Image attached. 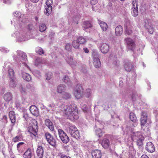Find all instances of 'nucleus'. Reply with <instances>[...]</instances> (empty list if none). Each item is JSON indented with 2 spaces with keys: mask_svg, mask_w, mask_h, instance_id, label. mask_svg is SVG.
Masks as SVG:
<instances>
[{
  "mask_svg": "<svg viewBox=\"0 0 158 158\" xmlns=\"http://www.w3.org/2000/svg\"><path fill=\"white\" fill-rule=\"evenodd\" d=\"M61 110L67 117L71 120H77L78 118L77 110L76 105L73 104L62 105Z\"/></svg>",
  "mask_w": 158,
  "mask_h": 158,
  "instance_id": "f257e3e1",
  "label": "nucleus"
},
{
  "mask_svg": "<svg viewBox=\"0 0 158 158\" xmlns=\"http://www.w3.org/2000/svg\"><path fill=\"white\" fill-rule=\"evenodd\" d=\"M13 57L16 60H19L21 61L25 68L30 70V67L27 64L28 61L27 60V56L24 52L21 51H18L17 52L16 56H14Z\"/></svg>",
  "mask_w": 158,
  "mask_h": 158,
  "instance_id": "f03ea898",
  "label": "nucleus"
},
{
  "mask_svg": "<svg viewBox=\"0 0 158 158\" xmlns=\"http://www.w3.org/2000/svg\"><path fill=\"white\" fill-rule=\"evenodd\" d=\"M66 130L71 136L78 139L80 137V134L77 127L74 125H70L67 128Z\"/></svg>",
  "mask_w": 158,
  "mask_h": 158,
  "instance_id": "7ed1b4c3",
  "label": "nucleus"
},
{
  "mask_svg": "<svg viewBox=\"0 0 158 158\" xmlns=\"http://www.w3.org/2000/svg\"><path fill=\"white\" fill-rule=\"evenodd\" d=\"M131 139L133 140H136L138 145L141 146L142 145L144 137L140 132H134L131 135Z\"/></svg>",
  "mask_w": 158,
  "mask_h": 158,
  "instance_id": "20e7f679",
  "label": "nucleus"
},
{
  "mask_svg": "<svg viewBox=\"0 0 158 158\" xmlns=\"http://www.w3.org/2000/svg\"><path fill=\"white\" fill-rule=\"evenodd\" d=\"M74 95L77 99L82 98L83 94V89L80 85H77L74 90Z\"/></svg>",
  "mask_w": 158,
  "mask_h": 158,
  "instance_id": "39448f33",
  "label": "nucleus"
},
{
  "mask_svg": "<svg viewBox=\"0 0 158 158\" xmlns=\"http://www.w3.org/2000/svg\"><path fill=\"white\" fill-rule=\"evenodd\" d=\"M33 121L35 122V123L33 124H31V126L28 127V132L30 134L31 136H32V135L35 136L37 135L38 126L36 121L35 120H33Z\"/></svg>",
  "mask_w": 158,
  "mask_h": 158,
  "instance_id": "423d86ee",
  "label": "nucleus"
},
{
  "mask_svg": "<svg viewBox=\"0 0 158 158\" xmlns=\"http://www.w3.org/2000/svg\"><path fill=\"white\" fill-rule=\"evenodd\" d=\"M58 131L59 137L61 141L64 143H67L69 141V138L66 133L61 129H58Z\"/></svg>",
  "mask_w": 158,
  "mask_h": 158,
  "instance_id": "0eeeda50",
  "label": "nucleus"
},
{
  "mask_svg": "<svg viewBox=\"0 0 158 158\" xmlns=\"http://www.w3.org/2000/svg\"><path fill=\"white\" fill-rule=\"evenodd\" d=\"M52 0H47L46 2V5L45 6V10L44 13L47 16H48L52 11Z\"/></svg>",
  "mask_w": 158,
  "mask_h": 158,
  "instance_id": "6e6552de",
  "label": "nucleus"
},
{
  "mask_svg": "<svg viewBox=\"0 0 158 158\" xmlns=\"http://www.w3.org/2000/svg\"><path fill=\"white\" fill-rule=\"evenodd\" d=\"M93 64L94 66L96 68H98L101 65V62L98 58V54L96 52H94L93 53Z\"/></svg>",
  "mask_w": 158,
  "mask_h": 158,
  "instance_id": "1a4fd4ad",
  "label": "nucleus"
},
{
  "mask_svg": "<svg viewBox=\"0 0 158 158\" xmlns=\"http://www.w3.org/2000/svg\"><path fill=\"white\" fill-rule=\"evenodd\" d=\"M125 40L127 44L128 49L129 50L133 51L135 47L134 41L129 38H125Z\"/></svg>",
  "mask_w": 158,
  "mask_h": 158,
  "instance_id": "9d476101",
  "label": "nucleus"
},
{
  "mask_svg": "<svg viewBox=\"0 0 158 158\" xmlns=\"http://www.w3.org/2000/svg\"><path fill=\"white\" fill-rule=\"evenodd\" d=\"M131 13L132 15L134 17H136L138 15V4L136 0H134L132 2V7L131 8Z\"/></svg>",
  "mask_w": 158,
  "mask_h": 158,
  "instance_id": "9b49d317",
  "label": "nucleus"
},
{
  "mask_svg": "<svg viewBox=\"0 0 158 158\" xmlns=\"http://www.w3.org/2000/svg\"><path fill=\"white\" fill-rule=\"evenodd\" d=\"M45 137L48 142L51 145L54 146L56 143V141L53 136L47 133L45 134Z\"/></svg>",
  "mask_w": 158,
  "mask_h": 158,
  "instance_id": "f8f14e48",
  "label": "nucleus"
},
{
  "mask_svg": "<svg viewBox=\"0 0 158 158\" xmlns=\"http://www.w3.org/2000/svg\"><path fill=\"white\" fill-rule=\"evenodd\" d=\"M125 28V33L127 35H130L132 33L131 30L132 26H131V23L129 22H127L124 25Z\"/></svg>",
  "mask_w": 158,
  "mask_h": 158,
  "instance_id": "ddd939ff",
  "label": "nucleus"
},
{
  "mask_svg": "<svg viewBox=\"0 0 158 158\" xmlns=\"http://www.w3.org/2000/svg\"><path fill=\"white\" fill-rule=\"evenodd\" d=\"M100 50L101 52L103 54L107 53L109 50V45L105 43H102L99 47Z\"/></svg>",
  "mask_w": 158,
  "mask_h": 158,
  "instance_id": "4468645a",
  "label": "nucleus"
},
{
  "mask_svg": "<svg viewBox=\"0 0 158 158\" xmlns=\"http://www.w3.org/2000/svg\"><path fill=\"white\" fill-rule=\"evenodd\" d=\"M147 113L144 112H142L140 120L141 125L142 127L144 126H147Z\"/></svg>",
  "mask_w": 158,
  "mask_h": 158,
  "instance_id": "2eb2a0df",
  "label": "nucleus"
},
{
  "mask_svg": "<svg viewBox=\"0 0 158 158\" xmlns=\"http://www.w3.org/2000/svg\"><path fill=\"white\" fill-rule=\"evenodd\" d=\"M145 149L148 152L150 153H152L155 151V147L153 144L151 142H149L147 143Z\"/></svg>",
  "mask_w": 158,
  "mask_h": 158,
  "instance_id": "dca6fc26",
  "label": "nucleus"
},
{
  "mask_svg": "<svg viewBox=\"0 0 158 158\" xmlns=\"http://www.w3.org/2000/svg\"><path fill=\"white\" fill-rule=\"evenodd\" d=\"M34 36H33L31 35V36L29 37L27 36L26 37L23 34H19L17 37V40L19 42H22L26 40H28L29 39L34 38Z\"/></svg>",
  "mask_w": 158,
  "mask_h": 158,
  "instance_id": "f3484780",
  "label": "nucleus"
},
{
  "mask_svg": "<svg viewBox=\"0 0 158 158\" xmlns=\"http://www.w3.org/2000/svg\"><path fill=\"white\" fill-rule=\"evenodd\" d=\"M30 110L31 113L33 115L37 116L39 115L38 109L35 106H31L30 107Z\"/></svg>",
  "mask_w": 158,
  "mask_h": 158,
  "instance_id": "a211bd4d",
  "label": "nucleus"
},
{
  "mask_svg": "<svg viewBox=\"0 0 158 158\" xmlns=\"http://www.w3.org/2000/svg\"><path fill=\"white\" fill-rule=\"evenodd\" d=\"M66 60L72 67H73L77 64V62L74 60L72 56H69L66 58Z\"/></svg>",
  "mask_w": 158,
  "mask_h": 158,
  "instance_id": "6ab92c4d",
  "label": "nucleus"
},
{
  "mask_svg": "<svg viewBox=\"0 0 158 158\" xmlns=\"http://www.w3.org/2000/svg\"><path fill=\"white\" fill-rule=\"evenodd\" d=\"M37 155L38 158H43L44 154L43 148L41 146H38L36 151Z\"/></svg>",
  "mask_w": 158,
  "mask_h": 158,
  "instance_id": "aec40b11",
  "label": "nucleus"
},
{
  "mask_svg": "<svg viewBox=\"0 0 158 158\" xmlns=\"http://www.w3.org/2000/svg\"><path fill=\"white\" fill-rule=\"evenodd\" d=\"M124 67L125 70L127 72H130L133 68V66L132 63L129 61H126L125 62Z\"/></svg>",
  "mask_w": 158,
  "mask_h": 158,
  "instance_id": "412c9836",
  "label": "nucleus"
},
{
  "mask_svg": "<svg viewBox=\"0 0 158 158\" xmlns=\"http://www.w3.org/2000/svg\"><path fill=\"white\" fill-rule=\"evenodd\" d=\"M92 155L93 158H101L102 154L100 150H95L93 151Z\"/></svg>",
  "mask_w": 158,
  "mask_h": 158,
  "instance_id": "4be33fe9",
  "label": "nucleus"
},
{
  "mask_svg": "<svg viewBox=\"0 0 158 158\" xmlns=\"http://www.w3.org/2000/svg\"><path fill=\"white\" fill-rule=\"evenodd\" d=\"M123 32V28L121 25L118 26L115 29V33L116 36L121 35Z\"/></svg>",
  "mask_w": 158,
  "mask_h": 158,
  "instance_id": "5701e85b",
  "label": "nucleus"
},
{
  "mask_svg": "<svg viewBox=\"0 0 158 158\" xmlns=\"http://www.w3.org/2000/svg\"><path fill=\"white\" fill-rule=\"evenodd\" d=\"M101 145L102 147L105 148H108L110 146V143L108 139H104L102 140L101 143Z\"/></svg>",
  "mask_w": 158,
  "mask_h": 158,
  "instance_id": "b1692460",
  "label": "nucleus"
},
{
  "mask_svg": "<svg viewBox=\"0 0 158 158\" xmlns=\"http://www.w3.org/2000/svg\"><path fill=\"white\" fill-rule=\"evenodd\" d=\"M98 23L102 30L104 31H106L108 28V26L107 23L101 21L100 20H98Z\"/></svg>",
  "mask_w": 158,
  "mask_h": 158,
  "instance_id": "393cba45",
  "label": "nucleus"
},
{
  "mask_svg": "<svg viewBox=\"0 0 158 158\" xmlns=\"http://www.w3.org/2000/svg\"><path fill=\"white\" fill-rule=\"evenodd\" d=\"M9 116L12 123H15L16 121V117L15 112L12 111L10 112Z\"/></svg>",
  "mask_w": 158,
  "mask_h": 158,
  "instance_id": "a878e982",
  "label": "nucleus"
},
{
  "mask_svg": "<svg viewBox=\"0 0 158 158\" xmlns=\"http://www.w3.org/2000/svg\"><path fill=\"white\" fill-rule=\"evenodd\" d=\"M45 125L51 130L53 131L54 130V126L52 123L49 119H47L45 121Z\"/></svg>",
  "mask_w": 158,
  "mask_h": 158,
  "instance_id": "bb28decb",
  "label": "nucleus"
},
{
  "mask_svg": "<svg viewBox=\"0 0 158 158\" xmlns=\"http://www.w3.org/2000/svg\"><path fill=\"white\" fill-rule=\"evenodd\" d=\"M12 95L10 93H6L4 96V99L6 102L10 101L12 99Z\"/></svg>",
  "mask_w": 158,
  "mask_h": 158,
  "instance_id": "cd10ccee",
  "label": "nucleus"
},
{
  "mask_svg": "<svg viewBox=\"0 0 158 158\" xmlns=\"http://www.w3.org/2000/svg\"><path fill=\"white\" fill-rule=\"evenodd\" d=\"M32 155L31 150L28 149L23 155V157L24 158H31Z\"/></svg>",
  "mask_w": 158,
  "mask_h": 158,
  "instance_id": "c85d7f7f",
  "label": "nucleus"
},
{
  "mask_svg": "<svg viewBox=\"0 0 158 158\" xmlns=\"http://www.w3.org/2000/svg\"><path fill=\"white\" fill-rule=\"evenodd\" d=\"M65 90V86L63 84H61L58 86L57 92L59 93H62Z\"/></svg>",
  "mask_w": 158,
  "mask_h": 158,
  "instance_id": "c756f323",
  "label": "nucleus"
},
{
  "mask_svg": "<svg viewBox=\"0 0 158 158\" xmlns=\"http://www.w3.org/2000/svg\"><path fill=\"white\" fill-rule=\"evenodd\" d=\"M22 75L23 78L24 80L29 81L31 80V76L28 73L25 72H23Z\"/></svg>",
  "mask_w": 158,
  "mask_h": 158,
  "instance_id": "7c9ffc66",
  "label": "nucleus"
},
{
  "mask_svg": "<svg viewBox=\"0 0 158 158\" xmlns=\"http://www.w3.org/2000/svg\"><path fill=\"white\" fill-rule=\"evenodd\" d=\"M130 118L132 121L135 123L136 125H137L136 123L137 122V120L135 114L134 113L132 112L130 113Z\"/></svg>",
  "mask_w": 158,
  "mask_h": 158,
  "instance_id": "2f4dec72",
  "label": "nucleus"
},
{
  "mask_svg": "<svg viewBox=\"0 0 158 158\" xmlns=\"http://www.w3.org/2000/svg\"><path fill=\"white\" fill-rule=\"evenodd\" d=\"M77 39L79 44H83L86 41V39L82 36H79Z\"/></svg>",
  "mask_w": 158,
  "mask_h": 158,
  "instance_id": "473e14b6",
  "label": "nucleus"
},
{
  "mask_svg": "<svg viewBox=\"0 0 158 158\" xmlns=\"http://www.w3.org/2000/svg\"><path fill=\"white\" fill-rule=\"evenodd\" d=\"M10 85L11 87H15L16 85V82L15 81V78L13 77L12 78H10Z\"/></svg>",
  "mask_w": 158,
  "mask_h": 158,
  "instance_id": "72a5a7b5",
  "label": "nucleus"
},
{
  "mask_svg": "<svg viewBox=\"0 0 158 158\" xmlns=\"http://www.w3.org/2000/svg\"><path fill=\"white\" fill-rule=\"evenodd\" d=\"M8 73L10 78L15 77L14 71L12 69L9 68L8 70Z\"/></svg>",
  "mask_w": 158,
  "mask_h": 158,
  "instance_id": "f704fd0d",
  "label": "nucleus"
},
{
  "mask_svg": "<svg viewBox=\"0 0 158 158\" xmlns=\"http://www.w3.org/2000/svg\"><path fill=\"white\" fill-rule=\"evenodd\" d=\"M23 139L22 136L21 135H19L16 136L13 139L14 142H17L21 141Z\"/></svg>",
  "mask_w": 158,
  "mask_h": 158,
  "instance_id": "c9c22d12",
  "label": "nucleus"
},
{
  "mask_svg": "<svg viewBox=\"0 0 158 158\" xmlns=\"http://www.w3.org/2000/svg\"><path fill=\"white\" fill-rule=\"evenodd\" d=\"M92 27V25L89 22H85L83 23V27L84 29L91 28Z\"/></svg>",
  "mask_w": 158,
  "mask_h": 158,
  "instance_id": "e433bc0d",
  "label": "nucleus"
},
{
  "mask_svg": "<svg viewBox=\"0 0 158 158\" xmlns=\"http://www.w3.org/2000/svg\"><path fill=\"white\" fill-rule=\"evenodd\" d=\"M63 81L64 82L67 84L68 85H70L71 84L70 80L67 76H65L64 77Z\"/></svg>",
  "mask_w": 158,
  "mask_h": 158,
  "instance_id": "4c0bfd02",
  "label": "nucleus"
},
{
  "mask_svg": "<svg viewBox=\"0 0 158 158\" xmlns=\"http://www.w3.org/2000/svg\"><path fill=\"white\" fill-rule=\"evenodd\" d=\"M39 27L40 31L41 32H43L47 28L46 25L44 23H40L39 25Z\"/></svg>",
  "mask_w": 158,
  "mask_h": 158,
  "instance_id": "58836bf2",
  "label": "nucleus"
},
{
  "mask_svg": "<svg viewBox=\"0 0 158 158\" xmlns=\"http://www.w3.org/2000/svg\"><path fill=\"white\" fill-rule=\"evenodd\" d=\"M95 133L99 137L102 136L104 133L101 129L100 128L96 129L95 131Z\"/></svg>",
  "mask_w": 158,
  "mask_h": 158,
  "instance_id": "ea45409f",
  "label": "nucleus"
},
{
  "mask_svg": "<svg viewBox=\"0 0 158 158\" xmlns=\"http://www.w3.org/2000/svg\"><path fill=\"white\" fill-rule=\"evenodd\" d=\"M72 45L73 47L75 48H78L79 46V44L77 40H74L73 41Z\"/></svg>",
  "mask_w": 158,
  "mask_h": 158,
  "instance_id": "a19ab883",
  "label": "nucleus"
},
{
  "mask_svg": "<svg viewBox=\"0 0 158 158\" xmlns=\"http://www.w3.org/2000/svg\"><path fill=\"white\" fill-rule=\"evenodd\" d=\"M85 95L87 98H89L91 96V90L90 89H87L86 90L85 93Z\"/></svg>",
  "mask_w": 158,
  "mask_h": 158,
  "instance_id": "79ce46f5",
  "label": "nucleus"
},
{
  "mask_svg": "<svg viewBox=\"0 0 158 158\" xmlns=\"http://www.w3.org/2000/svg\"><path fill=\"white\" fill-rule=\"evenodd\" d=\"M129 153L131 154H134L135 153V151L132 144L130 145L129 147Z\"/></svg>",
  "mask_w": 158,
  "mask_h": 158,
  "instance_id": "37998d69",
  "label": "nucleus"
},
{
  "mask_svg": "<svg viewBox=\"0 0 158 158\" xmlns=\"http://www.w3.org/2000/svg\"><path fill=\"white\" fill-rule=\"evenodd\" d=\"M71 97V94L65 92L62 94V97L66 99L69 98Z\"/></svg>",
  "mask_w": 158,
  "mask_h": 158,
  "instance_id": "c03bdc74",
  "label": "nucleus"
},
{
  "mask_svg": "<svg viewBox=\"0 0 158 158\" xmlns=\"http://www.w3.org/2000/svg\"><path fill=\"white\" fill-rule=\"evenodd\" d=\"M35 51L37 53H38L40 55L43 54L44 53L43 49L40 47H38L37 48H36L35 49Z\"/></svg>",
  "mask_w": 158,
  "mask_h": 158,
  "instance_id": "a18cd8bd",
  "label": "nucleus"
},
{
  "mask_svg": "<svg viewBox=\"0 0 158 158\" xmlns=\"http://www.w3.org/2000/svg\"><path fill=\"white\" fill-rule=\"evenodd\" d=\"M145 27L148 29V31L150 34H152L153 33L154 30L152 27L150 26H148L147 24L145 25Z\"/></svg>",
  "mask_w": 158,
  "mask_h": 158,
  "instance_id": "49530a36",
  "label": "nucleus"
},
{
  "mask_svg": "<svg viewBox=\"0 0 158 158\" xmlns=\"http://www.w3.org/2000/svg\"><path fill=\"white\" fill-rule=\"evenodd\" d=\"M0 50L3 53H7L9 52V50L7 48L4 47H1L0 48Z\"/></svg>",
  "mask_w": 158,
  "mask_h": 158,
  "instance_id": "de8ad7c7",
  "label": "nucleus"
},
{
  "mask_svg": "<svg viewBox=\"0 0 158 158\" xmlns=\"http://www.w3.org/2000/svg\"><path fill=\"white\" fill-rule=\"evenodd\" d=\"M21 15V13L19 11H16L14 13V16L18 19L20 18Z\"/></svg>",
  "mask_w": 158,
  "mask_h": 158,
  "instance_id": "09e8293b",
  "label": "nucleus"
},
{
  "mask_svg": "<svg viewBox=\"0 0 158 158\" xmlns=\"http://www.w3.org/2000/svg\"><path fill=\"white\" fill-rule=\"evenodd\" d=\"M52 73L51 72H48L46 74V77L47 80H49L52 77Z\"/></svg>",
  "mask_w": 158,
  "mask_h": 158,
  "instance_id": "8fccbe9b",
  "label": "nucleus"
},
{
  "mask_svg": "<svg viewBox=\"0 0 158 158\" xmlns=\"http://www.w3.org/2000/svg\"><path fill=\"white\" fill-rule=\"evenodd\" d=\"M49 109L52 110H54L55 109V105L53 103H52L49 105L48 106Z\"/></svg>",
  "mask_w": 158,
  "mask_h": 158,
  "instance_id": "3c124183",
  "label": "nucleus"
},
{
  "mask_svg": "<svg viewBox=\"0 0 158 158\" xmlns=\"http://www.w3.org/2000/svg\"><path fill=\"white\" fill-rule=\"evenodd\" d=\"M41 59L40 58H37L35 61V64L36 65H38L41 63Z\"/></svg>",
  "mask_w": 158,
  "mask_h": 158,
  "instance_id": "603ef678",
  "label": "nucleus"
},
{
  "mask_svg": "<svg viewBox=\"0 0 158 158\" xmlns=\"http://www.w3.org/2000/svg\"><path fill=\"white\" fill-rule=\"evenodd\" d=\"M72 48V46L70 44L67 43L66 44L65 46V49L68 51H69L71 50Z\"/></svg>",
  "mask_w": 158,
  "mask_h": 158,
  "instance_id": "864d4df0",
  "label": "nucleus"
},
{
  "mask_svg": "<svg viewBox=\"0 0 158 158\" xmlns=\"http://www.w3.org/2000/svg\"><path fill=\"white\" fill-rule=\"evenodd\" d=\"M2 121L5 123H6L7 122V117L6 115L3 116L1 118Z\"/></svg>",
  "mask_w": 158,
  "mask_h": 158,
  "instance_id": "5fc2aeb1",
  "label": "nucleus"
},
{
  "mask_svg": "<svg viewBox=\"0 0 158 158\" xmlns=\"http://www.w3.org/2000/svg\"><path fill=\"white\" fill-rule=\"evenodd\" d=\"M15 105L17 108H19L20 107V103L19 102L17 101H16L15 102Z\"/></svg>",
  "mask_w": 158,
  "mask_h": 158,
  "instance_id": "6e6d98bb",
  "label": "nucleus"
},
{
  "mask_svg": "<svg viewBox=\"0 0 158 158\" xmlns=\"http://www.w3.org/2000/svg\"><path fill=\"white\" fill-rule=\"evenodd\" d=\"M98 2V0H91L90 4L92 5L95 4Z\"/></svg>",
  "mask_w": 158,
  "mask_h": 158,
  "instance_id": "4d7b16f0",
  "label": "nucleus"
},
{
  "mask_svg": "<svg viewBox=\"0 0 158 158\" xmlns=\"http://www.w3.org/2000/svg\"><path fill=\"white\" fill-rule=\"evenodd\" d=\"M20 90L22 93H25L26 91L25 89L22 86H21V87L20 89Z\"/></svg>",
  "mask_w": 158,
  "mask_h": 158,
  "instance_id": "13d9d810",
  "label": "nucleus"
},
{
  "mask_svg": "<svg viewBox=\"0 0 158 158\" xmlns=\"http://www.w3.org/2000/svg\"><path fill=\"white\" fill-rule=\"evenodd\" d=\"M81 108L84 111L86 112L87 108L86 105H84L82 106Z\"/></svg>",
  "mask_w": 158,
  "mask_h": 158,
  "instance_id": "bf43d9fd",
  "label": "nucleus"
},
{
  "mask_svg": "<svg viewBox=\"0 0 158 158\" xmlns=\"http://www.w3.org/2000/svg\"><path fill=\"white\" fill-rule=\"evenodd\" d=\"M60 158H71L69 156H66L65 155L62 154L60 156Z\"/></svg>",
  "mask_w": 158,
  "mask_h": 158,
  "instance_id": "052dcab7",
  "label": "nucleus"
},
{
  "mask_svg": "<svg viewBox=\"0 0 158 158\" xmlns=\"http://www.w3.org/2000/svg\"><path fill=\"white\" fill-rule=\"evenodd\" d=\"M24 143L23 142H19V143L17 145V148H18V149L19 150V148L23 144H24Z\"/></svg>",
  "mask_w": 158,
  "mask_h": 158,
  "instance_id": "680f3d73",
  "label": "nucleus"
},
{
  "mask_svg": "<svg viewBox=\"0 0 158 158\" xmlns=\"http://www.w3.org/2000/svg\"><path fill=\"white\" fill-rule=\"evenodd\" d=\"M54 33L53 32H50L49 35V37L51 38L53 37L54 35Z\"/></svg>",
  "mask_w": 158,
  "mask_h": 158,
  "instance_id": "e2e57ef3",
  "label": "nucleus"
},
{
  "mask_svg": "<svg viewBox=\"0 0 158 158\" xmlns=\"http://www.w3.org/2000/svg\"><path fill=\"white\" fill-rule=\"evenodd\" d=\"M23 117L25 118L26 120L27 121L28 120L29 118L28 115L27 114H25L23 115Z\"/></svg>",
  "mask_w": 158,
  "mask_h": 158,
  "instance_id": "0e129e2a",
  "label": "nucleus"
},
{
  "mask_svg": "<svg viewBox=\"0 0 158 158\" xmlns=\"http://www.w3.org/2000/svg\"><path fill=\"white\" fill-rule=\"evenodd\" d=\"M114 64L117 66H118L119 64V61H116L114 62Z\"/></svg>",
  "mask_w": 158,
  "mask_h": 158,
  "instance_id": "69168bd1",
  "label": "nucleus"
},
{
  "mask_svg": "<svg viewBox=\"0 0 158 158\" xmlns=\"http://www.w3.org/2000/svg\"><path fill=\"white\" fill-rule=\"evenodd\" d=\"M11 0H4V2L7 4L10 3L11 2Z\"/></svg>",
  "mask_w": 158,
  "mask_h": 158,
  "instance_id": "338daca9",
  "label": "nucleus"
},
{
  "mask_svg": "<svg viewBox=\"0 0 158 158\" xmlns=\"http://www.w3.org/2000/svg\"><path fill=\"white\" fill-rule=\"evenodd\" d=\"M141 158H149V157L146 155H143L141 156Z\"/></svg>",
  "mask_w": 158,
  "mask_h": 158,
  "instance_id": "774afa93",
  "label": "nucleus"
}]
</instances>
